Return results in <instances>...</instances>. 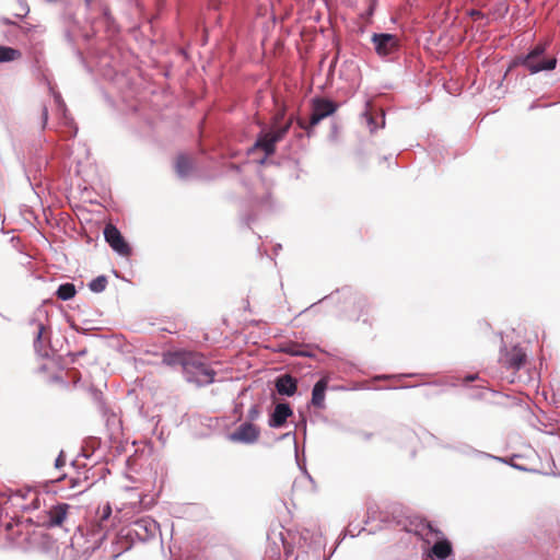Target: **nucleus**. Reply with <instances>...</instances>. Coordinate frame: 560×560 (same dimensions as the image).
Masks as SVG:
<instances>
[{
	"instance_id": "nucleus-1",
	"label": "nucleus",
	"mask_w": 560,
	"mask_h": 560,
	"mask_svg": "<svg viewBox=\"0 0 560 560\" xmlns=\"http://www.w3.org/2000/svg\"><path fill=\"white\" fill-rule=\"evenodd\" d=\"M184 375L187 382L198 386H206L214 381L215 372L209 368L200 354H188L182 361Z\"/></svg>"
},
{
	"instance_id": "nucleus-2",
	"label": "nucleus",
	"mask_w": 560,
	"mask_h": 560,
	"mask_svg": "<svg viewBox=\"0 0 560 560\" xmlns=\"http://www.w3.org/2000/svg\"><path fill=\"white\" fill-rule=\"evenodd\" d=\"M545 51V45L539 44L527 55L516 58L514 63L523 66L530 74L553 70L557 66V58L547 56Z\"/></svg>"
},
{
	"instance_id": "nucleus-3",
	"label": "nucleus",
	"mask_w": 560,
	"mask_h": 560,
	"mask_svg": "<svg viewBox=\"0 0 560 560\" xmlns=\"http://www.w3.org/2000/svg\"><path fill=\"white\" fill-rule=\"evenodd\" d=\"M337 109V105L325 98H315L312 104V114L310 121L306 122L303 119L299 120L301 128L305 129L310 135V129L318 125L324 118L332 115Z\"/></svg>"
},
{
	"instance_id": "nucleus-4",
	"label": "nucleus",
	"mask_w": 560,
	"mask_h": 560,
	"mask_svg": "<svg viewBox=\"0 0 560 560\" xmlns=\"http://www.w3.org/2000/svg\"><path fill=\"white\" fill-rule=\"evenodd\" d=\"M291 127V121L275 127L269 131H261L255 142V148L261 149L266 156L275 153L276 143L284 138Z\"/></svg>"
},
{
	"instance_id": "nucleus-5",
	"label": "nucleus",
	"mask_w": 560,
	"mask_h": 560,
	"mask_svg": "<svg viewBox=\"0 0 560 560\" xmlns=\"http://www.w3.org/2000/svg\"><path fill=\"white\" fill-rule=\"evenodd\" d=\"M9 500L14 506L26 512L35 511L40 506L39 495L33 489L19 490L12 493Z\"/></svg>"
},
{
	"instance_id": "nucleus-6",
	"label": "nucleus",
	"mask_w": 560,
	"mask_h": 560,
	"mask_svg": "<svg viewBox=\"0 0 560 560\" xmlns=\"http://www.w3.org/2000/svg\"><path fill=\"white\" fill-rule=\"evenodd\" d=\"M260 435L258 427L252 422H244L232 433L229 434V440L242 444H254Z\"/></svg>"
},
{
	"instance_id": "nucleus-7",
	"label": "nucleus",
	"mask_w": 560,
	"mask_h": 560,
	"mask_svg": "<svg viewBox=\"0 0 560 560\" xmlns=\"http://www.w3.org/2000/svg\"><path fill=\"white\" fill-rule=\"evenodd\" d=\"M104 237L117 254L121 256H128L130 254L131 250L129 245L126 243L121 233L116 226L112 224L106 225L104 229Z\"/></svg>"
},
{
	"instance_id": "nucleus-8",
	"label": "nucleus",
	"mask_w": 560,
	"mask_h": 560,
	"mask_svg": "<svg viewBox=\"0 0 560 560\" xmlns=\"http://www.w3.org/2000/svg\"><path fill=\"white\" fill-rule=\"evenodd\" d=\"M159 524L155 520L145 516L137 520L132 524V533L141 540H148L155 537L159 532Z\"/></svg>"
},
{
	"instance_id": "nucleus-9",
	"label": "nucleus",
	"mask_w": 560,
	"mask_h": 560,
	"mask_svg": "<svg viewBox=\"0 0 560 560\" xmlns=\"http://www.w3.org/2000/svg\"><path fill=\"white\" fill-rule=\"evenodd\" d=\"M68 509L69 505L66 503L51 506L46 511L45 515L38 521V523L46 527L60 526L67 516Z\"/></svg>"
},
{
	"instance_id": "nucleus-10",
	"label": "nucleus",
	"mask_w": 560,
	"mask_h": 560,
	"mask_svg": "<svg viewBox=\"0 0 560 560\" xmlns=\"http://www.w3.org/2000/svg\"><path fill=\"white\" fill-rule=\"evenodd\" d=\"M372 42L380 56H388L397 48V38L392 34H373Z\"/></svg>"
},
{
	"instance_id": "nucleus-11",
	"label": "nucleus",
	"mask_w": 560,
	"mask_h": 560,
	"mask_svg": "<svg viewBox=\"0 0 560 560\" xmlns=\"http://www.w3.org/2000/svg\"><path fill=\"white\" fill-rule=\"evenodd\" d=\"M292 415V409L289 404H278L269 419V427L280 428L287 419Z\"/></svg>"
},
{
	"instance_id": "nucleus-12",
	"label": "nucleus",
	"mask_w": 560,
	"mask_h": 560,
	"mask_svg": "<svg viewBox=\"0 0 560 560\" xmlns=\"http://www.w3.org/2000/svg\"><path fill=\"white\" fill-rule=\"evenodd\" d=\"M276 389L280 395L293 396L298 389V382L290 374L280 375L276 380Z\"/></svg>"
},
{
	"instance_id": "nucleus-13",
	"label": "nucleus",
	"mask_w": 560,
	"mask_h": 560,
	"mask_svg": "<svg viewBox=\"0 0 560 560\" xmlns=\"http://www.w3.org/2000/svg\"><path fill=\"white\" fill-rule=\"evenodd\" d=\"M328 381L320 378L317 381L312 390V405L318 409L325 408V393L327 389Z\"/></svg>"
},
{
	"instance_id": "nucleus-14",
	"label": "nucleus",
	"mask_w": 560,
	"mask_h": 560,
	"mask_svg": "<svg viewBox=\"0 0 560 560\" xmlns=\"http://www.w3.org/2000/svg\"><path fill=\"white\" fill-rule=\"evenodd\" d=\"M525 352L521 348L514 347L505 354L504 363L511 369L520 370L525 363Z\"/></svg>"
},
{
	"instance_id": "nucleus-15",
	"label": "nucleus",
	"mask_w": 560,
	"mask_h": 560,
	"mask_svg": "<svg viewBox=\"0 0 560 560\" xmlns=\"http://www.w3.org/2000/svg\"><path fill=\"white\" fill-rule=\"evenodd\" d=\"M175 168L180 178H186L192 168L190 159L186 155H179L176 159Z\"/></svg>"
},
{
	"instance_id": "nucleus-16",
	"label": "nucleus",
	"mask_w": 560,
	"mask_h": 560,
	"mask_svg": "<svg viewBox=\"0 0 560 560\" xmlns=\"http://www.w3.org/2000/svg\"><path fill=\"white\" fill-rule=\"evenodd\" d=\"M431 551L438 559L444 560L452 553V546H451L450 541H447L446 539H443V540L436 541L433 545Z\"/></svg>"
},
{
	"instance_id": "nucleus-17",
	"label": "nucleus",
	"mask_w": 560,
	"mask_h": 560,
	"mask_svg": "<svg viewBox=\"0 0 560 560\" xmlns=\"http://www.w3.org/2000/svg\"><path fill=\"white\" fill-rule=\"evenodd\" d=\"M21 51L16 48L0 45V63L12 62L20 59Z\"/></svg>"
},
{
	"instance_id": "nucleus-18",
	"label": "nucleus",
	"mask_w": 560,
	"mask_h": 560,
	"mask_svg": "<svg viewBox=\"0 0 560 560\" xmlns=\"http://www.w3.org/2000/svg\"><path fill=\"white\" fill-rule=\"evenodd\" d=\"M56 295L62 301L71 300L75 295V288L72 283H62L59 285Z\"/></svg>"
},
{
	"instance_id": "nucleus-19",
	"label": "nucleus",
	"mask_w": 560,
	"mask_h": 560,
	"mask_svg": "<svg viewBox=\"0 0 560 560\" xmlns=\"http://www.w3.org/2000/svg\"><path fill=\"white\" fill-rule=\"evenodd\" d=\"M45 331V326L43 324H37V334L34 340V348L37 353L43 357H47L48 353L46 350H43V334Z\"/></svg>"
},
{
	"instance_id": "nucleus-20",
	"label": "nucleus",
	"mask_w": 560,
	"mask_h": 560,
	"mask_svg": "<svg viewBox=\"0 0 560 560\" xmlns=\"http://www.w3.org/2000/svg\"><path fill=\"white\" fill-rule=\"evenodd\" d=\"M106 285L107 278L105 276H98L89 283L90 290L95 293L103 292L106 289Z\"/></svg>"
},
{
	"instance_id": "nucleus-21",
	"label": "nucleus",
	"mask_w": 560,
	"mask_h": 560,
	"mask_svg": "<svg viewBox=\"0 0 560 560\" xmlns=\"http://www.w3.org/2000/svg\"><path fill=\"white\" fill-rule=\"evenodd\" d=\"M112 515V508L109 506V504H105L100 513V516H98V525L100 527H103L104 525V522L108 521V518L110 517Z\"/></svg>"
},
{
	"instance_id": "nucleus-22",
	"label": "nucleus",
	"mask_w": 560,
	"mask_h": 560,
	"mask_svg": "<svg viewBox=\"0 0 560 560\" xmlns=\"http://www.w3.org/2000/svg\"><path fill=\"white\" fill-rule=\"evenodd\" d=\"M260 416V409L257 405H253L250 409L248 410L247 418L249 422L255 421Z\"/></svg>"
},
{
	"instance_id": "nucleus-23",
	"label": "nucleus",
	"mask_w": 560,
	"mask_h": 560,
	"mask_svg": "<svg viewBox=\"0 0 560 560\" xmlns=\"http://www.w3.org/2000/svg\"><path fill=\"white\" fill-rule=\"evenodd\" d=\"M55 102H56L59 110L65 114V112H66L65 103L59 94L55 95Z\"/></svg>"
},
{
	"instance_id": "nucleus-24",
	"label": "nucleus",
	"mask_w": 560,
	"mask_h": 560,
	"mask_svg": "<svg viewBox=\"0 0 560 560\" xmlns=\"http://www.w3.org/2000/svg\"><path fill=\"white\" fill-rule=\"evenodd\" d=\"M65 457H63V452H60L59 456L56 458V462H55V466L56 468H60L62 466H65Z\"/></svg>"
},
{
	"instance_id": "nucleus-25",
	"label": "nucleus",
	"mask_w": 560,
	"mask_h": 560,
	"mask_svg": "<svg viewBox=\"0 0 560 560\" xmlns=\"http://www.w3.org/2000/svg\"><path fill=\"white\" fill-rule=\"evenodd\" d=\"M0 23L4 24V25H14L15 24V22H13L12 20H10L8 18H1Z\"/></svg>"
},
{
	"instance_id": "nucleus-26",
	"label": "nucleus",
	"mask_w": 560,
	"mask_h": 560,
	"mask_svg": "<svg viewBox=\"0 0 560 560\" xmlns=\"http://www.w3.org/2000/svg\"><path fill=\"white\" fill-rule=\"evenodd\" d=\"M368 122H369V126H370L371 131L373 132V131L375 130V128H376V127L374 126V120H373V118H372V117H370V118H369V120H368Z\"/></svg>"
},
{
	"instance_id": "nucleus-27",
	"label": "nucleus",
	"mask_w": 560,
	"mask_h": 560,
	"mask_svg": "<svg viewBox=\"0 0 560 560\" xmlns=\"http://www.w3.org/2000/svg\"><path fill=\"white\" fill-rule=\"evenodd\" d=\"M103 14L105 16L106 20H109L110 19V14H109V10L107 8H104L103 9Z\"/></svg>"
},
{
	"instance_id": "nucleus-28",
	"label": "nucleus",
	"mask_w": 560,
	"mask_h": 560,
	"mask_svg": "<svg viewBox=\"0 0 560 560\" xmlns=\"http://www.w3.org/2000/svg\"><path fill=\"white\" fill-rule=\"evenodd\" d=\"M47 117H48L47 109H46V108H44V109H43V119H44V121H45V122L47 121Z\"/></svg>"
},
{
	"instance_id": "nucleus-29",
	"label": "nucleus",
	"mask_w": 560,
	"mask_h": 560,
	"mask_svg": "<svg viewBox=\"0 0 560 560\" xmlns=\"http://www.w3.org/2000/svg\"><path fill=\"white\" fill-rule=\"evenodd\" d=\"M23 10H24V13L23 14H19L20 18H22V16H24V15H26L28 13V8L27 7L23 8Z\"/></svg>"
},
{
	"instance_id": "nucleus-30",
	"label": "nucleus",
	"mask_w": 560,
	"mask_h": 560,
	"mask_svg": "<svg viewBox=\"0 0 560 560\" xmlns=\"http://www.w3.org/2000/svg\"><path fill=\"white\" fill-rule=\"evenodd\" d=\"M92 3H93V0H85V4L88 8H91Z\"/></svg>"
},
{
	"instance_id": "nucleus-31",
	"label": "nucleus",
	"mask_w": 560,
	"mask_h": 560,
	"mask_svg": "<svg viewBox=\"0 0 560 560\" xmlns=\"http://www.w3.org/2000/svg\"><path fill=\"white\" fill-rule=\"evenodd\" d=\"M11 528H12V524H11V523H7V525H5V529H7V530H11Z\"/></svg>"
},
{
	"instance_id": "nucleus-32",
	"label": "nucleus",
	"mask_w": 560,
	"mask_h": 560,
	"mask_svg": "<svg viewBox=\"0 0 560 560\" xmlns=\"http://www.w3.org/2000/svg\"><path fill=\"white\" fill-rule=\"evenodd\" d=\"M476 378V375H469L467 376V381H474Z\"/></svg>"
}]
</instances>
